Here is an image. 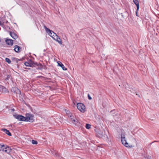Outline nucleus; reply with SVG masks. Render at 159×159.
<instances>
[{
  "instance_id": "obj_1",
  "label": "nucleus",
  "mask_w": 159,
  "mask_h": 159,
  "mask_svg": "<svg viewBox=\"0 0 159 159\" xmlns=\"http://www.w3.org/2000/svg\"><path fill=\"white\" fill-rule=\"evenodd\" d=\"M11 91L14 96H16L17 98L19 97L20 98H21V99H25L26 98L24 94H21L20 90L17 88L12 87L11 89Z\"/></svg>"
},
{
  "instance_id": "obj_2",
  "label": "nucleus",
  "mask_w": 159,
  "mask_h": 159,
  "mask_svg": "<svg viewBox=\"0 0 159 159\" xmlns=\"http://www.w3.org/2000/svg\"><path fill=\"white\" fill-rule=\"evenodd\" d=\"M14 116L20 121H25L29 119V118L25 117H24L22 116L18 115L17 114L14 115Z\"/></svg>"
},
{
  "instance_id": "obj_3",
  "label": "nucleus",
  "mask_w": 159,
  "mask_h": 159,
  "mask_svg": "<svg viewBox=\"0 0 159 159\" xmlns=\"http://www.w3.org/2000/svg\"><path fill=\"white\" fill-rule=\"evenodd\" d=\"M121 141L122 143V144L125 146L126 147H131V146H129L128 143L127 142L126 140L125 139V135L122 133L121 134Z\"/></svg>"
},
{
  "instance_id": "obj_4",
  "label": "nucleus",
  "mask_w": 159,
  "mask_h": 159,
  "mask_svg": "<svg viewBox=\"0 0 159 159\" xmlns=\"http://www.w3.org/2000/svg\"><path fill=\"white\" fill-rule=\"evenodd\" d=\"M44 27L46 31L47 32H48L50 36L52 37L53 39V37H55V36L56 35H57L53 31L50 30L45 25L44 26Z\"/></svg>"
},
{
  "instance_id": "obj_5",
  "label": "nucleus",
  "mask_w": 159,
  "mask_h": 159,
  "mask_svg": "<svg viewBox=\"0 0 159 159\" xmlns=\"http://www.w3.org/2000/svg\"><path fill=\"white\" fill-rule=\"evenodd\" d=\"M77 107L78 110L81 112H84L85 111V107L84 105L81 103H79L77 104Z\"/></svg>"
},
{
  "instance_id": "obj_6",
  "label": "nucleus",
  "mask_w": 159,
  "mask_h": 159,
  "mask_svg": "<svg viewBox=\"0 0 159 159\" xmlns=\"http://www.w3.org/2000/svg\"><path fill=\"white\" fill-rule=\"evenodd\" d=\"M35 62L31 60H30L29 61L27 62H25L24 63L25 65L27 66H30L31 67H34Z\"/></svg>"
},
{
  "instance_id": "obj_7",
  "label": "nucleus",
  "mask_w": 159,
  "mask_h": 159,
  "mask_svg": "<svg viewBox=\"0 0 159 159\" xmlns=\"http://www.w3.org/2000/svg\"><path fill=\"white\" fill-rule=\"evenodd\" d=\"M34 67H36L38 69L42 70L43 69V66L40 63L35 62Z\"/></svg>"
},
{
  "instance_id": "obj_8",
  "label": "nucleus",
  "mask_w": 159,
  "mask_h": 159,
  "mask_svg": "<svg viewBox=\"0 0 159 159\" xmlns=\"http://www.w3.org/2000/svg\"><path fill=\"white\" fill-rule=\"evenodd\" d=\"M0 92L4 93L8 92V91L5 87L2 85H0Z\"/></svg>"
},
{
  "instance_id": "obj_9",
  "label": "nucleus",
  "mask_w": 159,
  "mask_h": 159,
  "mask_svg": "<svg viewBox=\"0 0 159 159\" xmlns=\"http://www.w3.org/2000/svg\"><path fill=\"white\" fill-rule=\"evenodd\" d=\"M53 39L57 41L60 44H62L61 40L57 35H56L55 36V37H53Z\"/></svg>"
},
{
  "instance_id": "obj_10",
  "label": "nucleus",
  "mask_w": 159,
  "mask_h": 159,
  "mask_svg": "<svg viewBox=\"0 0 159 159\" xmlns=\"http://www.w3.org/2000/svg\"><path fill=\"white\" fill-rule=\"evenodd\" d=\"M10 34L11 37L15 39L18 38L17 35L13 32H10Z\"/></svg>"
},
{
  "instance_id": "obj_11",
  "label": "nucleus",
  "mask_w": 159,
  "mask_h": 159,
  "mask_svg": "<svg viewBox=\"0 0 159 159\" xmlns=\"http://www.w3.org/2000/svg\"><path fill=\"white\" fill-rule=\"evenodd\" d=\"M14 51L17 53H19L21 49V48L17 45H16L14 46Z\"/></svg>"
},
{
  "instance_id": "obj_12",
  "label": "nucleus",
  "mask_w": 159,
  "mask_h": 159,
  "mask_svg": "<svg viewBox=\"0 0 159 159\" xmlns=\"http://www.w3.org/2000/svg\"><path fill=\"white\" fill-rule=\"evenodd\" d=\"M6 43L8 45L12 46L13 45V40L7 39L5 40Z\"/></svg>"
},
{
  "instance_id": "obj_13",
  "label": "nucleus",
  "mask_w": 159,
  "mask_h": 159,
  "mask_svg": "<svg viewBox=\"0 0 159 159\" xmlns=\"http://www.w3.org/2000/svg\"><path fill=\"white\" fill-rule=\"evenodd\" d=\"M57 63L58 65L60 66L62 69L63 70H67V68L64 66L63 64H62L61 62L60 61H58Z\"/></svg>"
},
{
  "instance_id": "obj_14",
  "label": "nucleus",
  "mask_w": 159,
  "mask_h": 159,
  "mask_svg": "<svg viewBox=\"0 0 159 159\" xmlns=\"http://www.w3.org/2000/svg\"><path fill=\"white\" fill-rule=\"evenodd\" d=\"M102 134L103 132L101 131V130H98L96 131V135L98 137H101L102 136Z\"/></svg>"
},
{
  "instance_id": "obj_15",
  "label": "nucleus",
  "mask_w": 159,
  "mask_h": 159,
  "mask_svg": "<svg viewBox=\"0 0 159 159\" xmlns=\"http://www.w3.org/2000/svg\"><path fill=\"white\" fill-rule=\"evenodd\" d=\"M11 60H12V61H16V63L17 64V67L18 68H19V65H18L17 64L18 61H21V59H18L17 58L13 57H12L11 58Z\"/></svg>"
},
{
  "instance_id": "obj_16",
  "label": "nucleus",
  "mask_w": 159,
  "mask_h": 159,
  "mask_svg": "<svg viewBox=\"0 0 159 159\" xmlns=\"http://www.w3.org/2000/svg\"><path fill=\"white\" fill-rule=\"evenodd\" d=\"M33 116L32 115H29L28 116L25 117H28L29 118V119L27 121H28L29 120H30V121L31 122L34 121V119H33Z\"/></svg>"
},
{
  "instance_id": "obj_17",
  "label": "nucleus",
  "mask_w": 159,
  "mask_h": 159,
  "mask_svg": "<svg viewBox=\"0 0 159 159\" xmlns=\"http://www.w3.org/2000/svg\"><path fill=\"white\" fill-rule=\"evenodd\" d=\"M1 130L5 133L7 134L9 136H11V133L9 132V131L5 129H2Z\"/></svg>"
},
{
  "instance_id": "obj_18",
  "label": "nucleus",
  "mask_w": 159,
  "mask_h": 159,
  "mask_svg": "<svg viewBox=\"0 0 159 159\" xmlns=\"http://www.w3.org/2000/svg\"><path fill=\"white\" fill-rule=\"evenodd\" d=\"M133 2L136 5L137 8V10H138L139 8V1L138 0H133Z\"/></svg>"
},
{
  "instance_id": "obj_19",
  "label": "nucleus",
  "mask_w": 159,
  "mask_h": 159,
  "mask_svg": "<svg viewBox=\"0 0 159 159\" xmlns=\"http://www.w3.org/2000/svg\"><path fill=\"white\" fill-rule=\"evenodd\" d=\"M11 151V149L9 147H7L5 148L4 152H7V153H10Z\"/></svg>"
},
{
  "instance_id": "obj_20",
  "label": "nucleus",
  "mask_w": 159,
  "mask_h": 159,
  "mask_svg": "<svg viewBox=\"0 0 159 159\" xmlns=\"http://www.w3.org/2000/svg\"><path fill=\"white\" fill-rule=\"evenodd\" d=\"M0 151H5V148H6L7 147H5L4 145H0Z\"/></svg>"
},
{
  "instance_id": "obj_21",
  "label": "nucleus",
  "mask_w": 159,
  "mask_h": 159,
  "mask_svg": "<svg viewBox=\"0 0 159 159\" xmlns=\"http://www.w3.org/2000/svg\"><path fill=\"white\" fill-rule=\"evenodd\" d=\"M5 61L6 62H7L8 64H10L11 63V61L10 59L8 58H5Z\"/></svg>"
},
{
  "instance_id": "obj_22",
  "label": "nucleus",
  "mask_w": 159,
  "mask_h": 159,
  "mask_svg": "<svg viewBox=\"0 0 159 159\" xmlns=\"http://www.w3.org/2000/svg\"><path fill=\"white\" fill-rule=\"evenodd\" d=\"M32 144H37L38 143V142L37 141L34 140H32Z\"/></svg>"
},
{
  "instance_id": "obj_23",
  "label": "nucleus",
  "mask_w": 159,
  "mask_h": 159,
  "mask_svg": "<svg viewBox=\"0 0 159 159\" xmlns=\"http://www.w3.org/2000/svg\"><path fill=\"white\" fill-rule=\"evenodd\" d=\"M90 126H91V125H90L89 124H86V128L87 129H89L90 128Z\"/></svg>"
},
{
  "instance_id": "obj_24",
  "label": "nucleus",
  "mask_w": 159,
  "mask_h": 159,
  "mask_svg": "<svg viewBox=\"0 0 159 159\" xmlns=\"http://www.w3.org/2000/svg\"><path fill=\"white\" fill-rule=\"evenodd\" d=\"M7 77L5 78L6 80H8L10 78V75H7Z\"/></svg>"
},
{
  "instance_id": "obj_25",
  "label": "nucleus",
  "mask_w": 159,
  "mask_h": 159,
  "mask_svg": "<svg viewBox=\"0 0 159 159\" xmlns=\"http://www.w3.org/2000/svg\"><path fill=\"white\" fill-rule=\"evenodd\" d=\"M71 119H72V121H73V123H75V122H77V120L76 119H73L72 120V118H71Z\"/></svg>"
},
{
  "instance_id": "obj_26",
  "label": "nucleus",
  "mask_w": 159,
  "mask_h": 159,
  "mask_svg": "<svg viewBox=\"0 0 159 159\" xmlns=\"http://www.w3.org/2000/svg\"><path fill=\"white\" fill-rule=\"evenodd\" d=\"M88 97L89 99H92V98L89 94H88Z\"/></svg>"
},
{
  "instance_id": "obj_27",
  "label": "nucleus",
  "mask_w": 159,
  "mask_h": 159,
  "mask_svg": "<svg viewBox=\"0 0 159 159\" xmlns=\"http://www.w3.org/2000/svg\"><path fill=\"white\" fill-rule=\"evenodd\" d=\"M143 159H151L149 157H148L147 156L144 157V158H143Z\"/></svg>"
},
{
  "instance_id": "obj_28",
  "label": "nucleus",
  "mask_w": 159,
  "mask_h": 159,
  "mask_svg": "<svg viewBox=\"0 0 159 159\" xmlns=\"http://www.w3.org/2000/svg\"><path fill=\"white\" fill-rule=\"evenodd\" d=\"M3 25V23H2L1 21H0V26H2Z\"/></svg>"
},
{
  "instance_id": "obj_29",
  "label": "nucleus",
  "mask_w": 159,
  "mask_h": 159,
  "mask_svg": "<svg viewBox=\"0 0 159 159\" xmlns=\"http://www.w3.org/2000/svg\"><path fill=\"white\" fill-rule=\"evenodd\" d=\"M112 112L113 111H110V113H111V114H112Z\"/></svg>"
},
{
  "instance_id": "obj_30",
  "label": "nucleus",
  "mask_w": 159,
  "mask_h": 159,
  "mask_svg": "<svg viewBox=\"0 0 159 159\" xmlns=\"http://www.w3.org/2000/svg\"><path fill=\"white\" fill-rule=\"evenodd\" d=\"M12 111H14V109H12Z\"/></svg>"
},
{
  "instance_id": "obj_31",
  "label": "nucleus",
  "mask_w": 159,
  "mask_h": 159,
  "mask_svg": "<svg viewBox=\"0 0 159 159\" xmlns=\"http://www.w3.org/2000/svg\"><path fill=\"white\" fill-rule=\"evenodd\" d=\"M116 115V114H115V115H112V116H115Z\"/></svg>"
},
{
  "instance_id": "obj_32",
  "label": "nucleus",
  "mask_w": 159,
  "mask_h": 159,
  "mask_svg": "<svg viewBox=\"0 0 159 159\" xmlns=\"http://www.w3.org/2000/svg\"><path fill=\"white\" fill-rule=\"evenodd\" d=\"M136 15H137V12H136Z\"/></svg>"
},
{
  "instance_id": "obj_33",
  "label": "nucleus",
  "mask_w": 159,
  "mask_h": 159,
  "mask_svg": "<svg viewBox=\"0 0 159 159\" xmlns=\"http://www.w3.org/2000/svg\"><path fill=\"white\" fill-rule=\"evenodd\" d=\"M152 143H150V144H151Z\"/></svg>"
},
{
  "instance_id": "obj_34",
  "label": "nucleus",
  "mask_w": 159,
  "mask_h": 159,
  "mask_svg": "<svg viewBox=\"0 0 159 159\" xmlns=\"http://www.w3.org/2000/svg\"><path fill=\"white\" fill-rule=\"evenodd\" d=\"M1 19L0 18V21H1Z\"/></svg>"
}]
</instances>
